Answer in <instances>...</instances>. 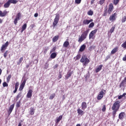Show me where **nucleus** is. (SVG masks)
I'll return each instance as SVG.
<instances>
[{
  "instance_id": "f257e3e1",
  "label": "nucleus",
  "mask_w": 126,
  "mask_h": 126,
  "mask_svg": "<svg viewBox=\"0 0 126 126\" xmlns=\"http://www.w3.org/2000/svg\"><path fill=\"white\" fill-rule=\"evenodd\" d=\"M88 33H89V30H87L86 31H85L79 37L78 42L79 43H81L82 42H83L86 38H87V36H88Z\"/></svg>"
},
{
  "instance_id": "f03ea898",
  "label": "nucleus",
  "mask_w": 126,
  "mask_h": 126,
  "mask_svg": "<svg viewBox=\"0 0 126 126\" xmlns=\"http://www.w3.org/2000/svg\"><path fill=\"white\" fill-rule=\"evenodd\" d=\"M81 63H83L84 65H87L89 63H90V60L87 58V57L85 56H82V58L80 60Z\"/></svg>"
},
{
  "instance_id": "7ed1b4c3",
  "label": "nucleus",
  "mask_w": 126,
  "mask_h": 126,
  "mask_svg": "<svg viewBox=\"0 0 126 126\" xmlns=\"http://www.w3.org/2000/svg\"><path fill=\"white\" fill-rule=\"evenodd\" d=\"M97 30L95 29L94 30L92 31L89 34V40H94L95 39V34L97 33Z\"/></svg>"
},
{
  "instance_id": "20e7f679",
  "label": "nucleus",
  "mask_w": 126,
  "mask_h": 126,
  "mask_svg": "<svg viewBox=\"0 0 126 126\" xmlns=\"http://www.w3.org/2000/svg\"><path fill=\"white\" fill-rule=\"evenodd\" d=\"M106 92V90L102 89L101 91L98 93L97 95V99L98 100H102V98L104 97V95H105V93Z\"/></svg>"
},
{
  "instance_id": "39448f33",
  "label": "nucleus",
  "mask_w": 126,
  "mask_h": 126,
  "mask_svg": "<svg viewBox=\"0 0 126 126\" xmlns=\"http://www.w3.org/2000/svg\"><path fill=\"white\" fill-rule=\"evenodd\" d=\"M59 20H60V15L59 14H56L55 18L54 19V21L53 23V27H54V28H55L57 24L59 23Z\"/></svg>"
},
{
  "instance_id": "423d86ee",
  "label": "nucleus",
  "mask_w": 126,
  "mask_h": 126,
  "mask_svg": "<svg viewBox=\"0 0 126 126\" xmlns=\"http://www.w3.org/2000/svg\"><path fill=\"white\" fill-rule=\"evenodd\" d=\"M120 103L121 102L119 100L114 102L112 108V110H119L120 109Z\"/></svg>"
},
{
  "instance_id": "0eeeda50",
  "label": "nucleus",
  "mask_w": 126,
  "mask_h": 126,
  "mask_svg": "<svg viewBox=\"0 0 126 126\" xmlns=\"http://www.w3.org/2000/svg\"><path fill=\"white\" fill-rule=\"evenodd\" d=\"M9 44V43H8V41H7L5 44L2 45L0 49L1 53L4 52V51H5V50H6V49L7 48V47H8Z\"/></svg>"
},
{
  "instance_id": "6e6552de",
  "label": "nucleus",
  "mask_w": 126,
  "mask_h": 126,
  "mask_svg": "<svg viewBox=\"0 0 126 126\" xmlns=\"http://www.w3.org/2000/svg\"><path fill=\"white\" fill-rule=\"evenodd\" d=\"M20 17H21V14L20 12H19L16 16V18L14 20V23L15 25L17 24V21H18V20H20Z\"/></svg>"
},
{
  "instance_id": "1a4fd4ad",
  "label": "nucleus",
  "mask_w": 126,
  "mask_h": 126,
  "mask_svg": "<svg viewBox=\"0 0 126 126\" xmlns=\"http://www.w3.org/2000/svg\"><path fill=\"white\" fill-rule=\"evenodd\" d=\"M25 83H26V79H25L20 85V88L19 89V91H22V90H23L24 87L25 86Z\"/></svg>"
},
{
  "instance_id": "9d476101",
  "label": "nucleus",
  "mask_w": 126,
  "mask_h": 126,
  "mask_svg": "<svg viewBox=\"0 0 126 126\" xmlns=\"http://www.w3.org/2000/svg\"><path fill=\"white\" fill-rule=\"evenodd\" d=\"M113 9H114V5H113V3H110L109 5L108 13H109V14H111V13H112V12L113 11Z\"/></svg>"
},
{
  "instance_id": "9b49d317",
  "label": "nucleus",
  "mask_w": 126,
  "mask_h": 126,
  "mask_svg": "<svg viewBox=\"0 0 126 126\" xmlns=\"http://www.w3.org/2000/svg\"><path fill=\"white\" fill-rule=\"evenodd\" d=\"M62 119H63V115H61L59 117H57L56 120H55L56 126H58L59 125V123L61 122Z\"/></svg>"
},
{
  "instance_id": "f8f14e48",
  "label": "nucleus",
  "mask_w": 126,
  "mask_h": 126,
  "mask_svg": "<svg viewBox=\"0 0 126 126\" xmlns=\"http://www.w3.org/2000/svg\"><path fill=\"white\" fill-rule=\"evenodd\" d=\"M13 109H14V104H12L9 107V109L8 110V116H9L11 114L12 111L13 110Z\"/></svg>"
},
{
  "instance_id": "ddd939ff",
  "label": "nucleus",
  "mask_w": 126,
  "mask_h": 126,
  "mask_svg": "<svg viewBox=\"0 0 126 126\" xmlns=\"http://www.w3.org/2000/svg\"><path fill=\"white\" fill-rule=\"evenodd\" d=\"M93 19H91V20H87V19H85L83 21V24L84 25H88L90 22H93Z\"/></svg>"
},
{
  "instance_id": "4468645a",
  "label": "nucleus",
  "mask_w": 126,
  "mask_h": 126,
  "mask_svg": "<svg viewBox=\"0 0 126 126\" xmlns=\"http://www.w3.org/2000/svg\"><path fill=\"white\" fill-rule=\"evenodd\" d=\"M126 85V77L124 78V79L123 80V81L121 82L120 85V87H125Z\"/></svg>"
},
{
  "instance_id": "2eb2a0df",
  "label": "nucleus",
  "mask_w": 126,
  "mask_h": 126,
  "mask_svg": "<svg viewBox=\"0 0 126 126\" xmlns=\"http://www.w3.org/2000/svg\"><path fill=\"white\" fill-rule=\"evenodd\" d=\"M32 93H33V91H32V90H29L27 94V98L31 99V97H32Z\"/></svg>"
},
{
  "instance_id": "dca6fc26",
  "label": "nucleus",
  "mask_w": 126,
  "mask_h": 126,
  "mask_svg": "<svg viewBox=\"0 0 126 126\" xmlns=\"http://www.w3.org/2000/svg\"><path fill=\"white\" fill-rule=\"evenodd\" d=\"M117 14L116 13H114L113 14H112L111 16L109 17V20L110 21H113V20H116V15Z\"/></svg>"
},
{
  "instance_id": "f3484780",
  "label": "nucleus",
  "mask_w": 126,
  "mask_h": 126,
  "mask_svg": "<svg viewBox=\"0 0 126 126\" xmlns=\"http://www.w3.org/2000/svg\"><path fill=\"white\" fill-rule=\"evenodd\" d=\"M72 75V72L71 71H69L67 74L65 76V79L67 80L68 79V78H69V77H70V76H71V75Z\"/></svg>"
},
{
  "instance_id": "a211bd4d",
  "label": "nucleus",
  "mask_w": 126,
  "mask_h": 126,
  "mask_svg": "<svg viewBox=\"0 0 126 126\" xmlns=\"http://www.w3.org/2000/svg\"><path fill=\"white\" fill-rule=\"evenodd\" d=\"M81 107L82 110H83V111H84V110H85V109L87 108V103H86L85 102H83L82 103Z\"/></svg>"
},
{
  "instance_id": "6ab92c4d",
  "label": "nucleus",
  "mask_w": 126,
  "mask_h": 126,
  "mask_svg": "<svg viewBox=\"0 0 126 126\" xmlns=\"http://www.w3.org/2000/svg\"><path fill=\"white\" fill-rule=\"evenodd\" d=\"M35 113V109L33 107H31L30 108V110L29 112L30 115H31V116H33Z\"/></svg>"
},
{
  "instance_id": "aec40b11",
  "label": "nucleus",
  "mask_w": 126,
  "mask_h": 126,
  "mask_svg": "<svg viewBox=\"0 0 126 126\" xmlns=\"http://www.w3.org/2000/svg\"><path fill=\"white\" fill-rule=\"evenodd\" d=\"M125 116H126V113L125 112H121L119 115V118L120 120H123Z\"/></svg>"
},
{
  "instance_id": "412c9836",
  "label": "nucleus",
  "mask_w": 126,
  "mask_h": 126,
  "mask_svg": "<svg viewBox=\"0 0 126 126\" xmlns=\"http://www.w3.org/2000/svg\"><path fill=\"white\" fill-rule=\"evenodd\" d=\"M103 67V65L101 64L99 65L96 69H95V72L97 73V72H99L101 69H102V68Z\"/></svg>"
},
{
  "instance_id": "4be33fe9",
  "label": "nucleus",
  "mask_w": 126,
  "mask_h": 126,
  "mask_svg": "<svg viewBox=\"0 0 126 126\" xmlns=\"http://www.w3.org/2000/svg\"><path fill=\"white\" fill-rule=\"evenodd\" d=\"M69 46V42L68 41H65L63 44V48H67Z\"/></svg>"
},
{
  "instance_id": "5701e85b",
  "label": "nucleus",
  "mask_w": 126,
  "mask_h": 126,
  "mask_svg": "<svg viewBox=\"0 0 126 126\" xmlns=\"http://www.w3.org/2000/svg\"><path fill=\"white\" fill-rule=\"evenodd\" d=\"M6 11H4L3 12L1 11H0V16L1 17H3L4 16H5L6 15Z\"/></svg>"
},
{
  "instance_id": "b1692460",
  "label": "nucleus",
  "mask_w": 126,
  "mask_h": 126,
  "mask_svg": "<svg viewBox=\"0 0 126 126\" xmlns=\"http://www.w3.org/2000/svg\"><path fill=\"white\" fill-rule=\"evenodd\" d=\"M49 46H45L43 48L44 54H47V52H48V51H49Z\"/></svg>"
},
{
  "instance_id": "393cba45",
  "label": "nucleus",
  "mask_w": 126,
  "mask_h": 126,
  "mask_svg": "<svg viewBox=\"0 0 126 126\" xmlns=\"http://www.w3.org/2000/svg\"><path fill=\"white\" fill-rule=\"evenodd\" d=\"M85 48H86V46L85 44H83V45H82L79 49V51L80 52H83V51H84V50H85Z\"/></svg>"
},
{
  "instance_id": "a878e982",
  "label": "nucleus",
  "mask_w": 126,
  "mask_h": 126,
  "mask_svg": "<svg viewBox=\"0 0 126 126\" xmlns=\"http://www.w3.org/2000/svg\"><path fill=\"white\" fill-rule=\"evenodd\" d=\"M118 50H119V47H115L111 51V54H116L117 52H118Z\"/></svg>"
},
{
  "instance_id": "bb28decb",
  "label": "nucleus",
  "mask_w": 126,
  "mask_h": 126,
  "mask_svg": "<svg viewBox=\"0 0 126 126\" xmlns=\"http://www.w3.org/2000/svg\"><path fill=\"white\" fill-rule=\"evenodd\" d=\"M77 113L79 115H81V116L84 114V112L79 108L77 110Z\"/></svg>"
},
{
  "instance_id": "cd10ccee",
  "label": "nucleus",
  "mask_w": 126,
  "mask_h": 126,
  "mask_svg": "<svg viewBox=\"0 0 126 126\" xmlns=\"http://www.w3.org/2000/svg\"><path fill=\"white\" fill-rule=\"evenodd\" d=\"M8 2H9V3L10 4V3H13L14 4H15V3H17V0H8Z\"/></svg>"
},
{
  "instance_id": "c85d7f7f",
  "label": "nucleus",
  "mask_w": 126,
  "mask_h": 126,
  "mask_svg": "<svg viewBox=\"0 0 126 126\" xmlns=\"http://www.w3.org/2000/svg\"><path fill=\"white\" fill-rule=\"evenodd\" d=\"M56 57H57V53L55 52L52 53L50 55V58L51 59H56Z\"/></svg>"
},
{
  "instance_id": "c756f323",
  "label": "nucleus",
  "mask_w": 126,
  "mask_h": 126,
  "mask_svg": "<svg viewBox=\"0 0 126 126\" xmlns=\"http://www.w3.org/2000/svg\"><path fill=\"white\" fill-rule=\"evenodd\" d=\"M26 28H27V24H24L22 27L21 32H23V31H24V30H25Z\"/></svg>"
},
{
  "instance_id": "7c9ffc66",
  "label": "nucleus",
  "mask_w": 126,
  "mask_h": 126,
  "mask_svg": "<svg viewBox=\"0 0 126 126\" xmlns=\"http://www.w3.org/2000/svg\"><path fill=\"white\" fill-rule=\"evenodd\" d=\"M23 61V57H21L19 60V62H17L18 65H20L21 63Z\"/></svg>"
},
{
  "instance_id": "2f4dec72",
  "label": "nucleus",
  "mask_w": 126,
  "mask_h": 126,
  "mask_svg": "<svg viewBox=\"0 0 126 126\" xmlns=\"http://www.w3.org/2000/svg\"><path fill=\"white\" fill-rule=\"evenodd\" d=\"M9 5H10V4L9 3L8 1H7V2H6L4 4V7H5V8H7L9 7Z\"/></svg>"
},
{
  "instance_id": "473e14b6",
  "label": "nucleus",
  "mask_w": 126,
  "mask_h": 126,
  "mask_svg": "<svg viewBox=\"0 0 126 126\" xmlns=\"http://www.w3.org/2000/svg\"><path fill=\"white\" fill-rule=\"evenodd\" d=\"M59 35H56L53 38V42H57L58 40H59Z\"/></svg>"
},
{
  "instance_id": "72a5a7b5",
  "label": "nucleus",
  "mask_w": 126,
  "mask_h": 126,
  "mask_svg": "<svg viewBox=\"0 0 126 126\" xmlns=\"http://www.w3.org/2000/svg\"><path fill=\"white\" fill-rule=\"evenodd\" d=\"M113 117H116V114H117V112H118V111H119V110L118 109H115V110H113Z\"/></svg>"
},
{
  "instance_id": "f704fd0d",
  "label": "nucleus",
  "mask_w": 126,
  "mask_h": 126,
  "mask_svg": "<svg viewBox=\"0 0 126 126\" xmlns=\"http://www.w3.org/2000/svg\"><path fill=\"white\" fill-rule=\"evenodd\" d=\"M55 94H52L50 95V97H49V99L50 100H53L54 99V98H55Z\"/></svg>"
},
{
  "instance_id": "c9c22d12",
  "label": "nucleus",
  "mask_w": 126,
  "mask_h": 126,
  "mask_svg": "<svg viewBox=\"0 0 126 126\" xmlns=\"http://www.w3.org/2000/svg\"><path fill=\"white\" fill-rule=\"evenodd\" d=\"M121 21L122 22V23H125V22H126V16H124L123 17H122Z\"/></svg>"
},
{
  "instance_id": "e433bc0d",
  "label": "nucleus",
  "mask_w": 126,
  "mask_h": 126,
  "mask_svg": "<svg viewBox=\"0 0 126 126\" xmlns=\"http://www.w3.org/2000/svg\"><path fill=\"white\" fill-rule=\"evenodd\" d=\"M119 2H120V0H113V4L115 5H117V4H118Z\"/></svg>"
},
{
  "instance_id": "4c0bfd02",
  "label": "nucleus",
  "mask_w": 126,
  "mask_h": 126,
  "mask_svg": "<svg viewBox=\"0 0 126 126\" xmlns=\"http://www.w3.org/2000/svg\"><path fill=\"white\" fill-rule=\"evenodd\" d=\"M115 28H116V27L115 26L114 27H112L109 31L110 33H113V32H114V31H115Z\"/></svg>"
},
{
  "instance_id": "58836bf2",
  "label": "nucleus",
  "mask_w": 126,
  "mask_h": 126,
  "mask_svg": "<svg viewBox=\"0 0 126 126\" xmlns=\"http://www.w3.org/2000/svg\"><path fill=\"white\" fill-rule=\"evenodd\" d=\"M94 22H92L89 25V28H92L93 27H94Z\"/></svg>"
},
{
  "instance_id": "ea45409f",
  "label": "nucleus",
  "mask_w": 126,
  "mask_h": 126,
  "mask_svg": "<svg viewBox=\"0 0 126 126\" xmlns=\"http://www.w3.org/2000/svg\"><path fill=\"white\" fill-rule=\"evenodd\" d=\"M88 15L92 16V15L93 14V11L91 10H89L88 12Z\"/></svg>"
},
{
  "instance_id": "a19ab883",
  "label": "nucleus",
  "mask_w": 126,
  "mask_h": 126,
  "mask_svg": "<svg viewBox=\"0 0 126 126\" xmlns=\"http://www.w3.org/2000/svg\"><path fill=\"white\" fill-rule=\"evenodd\" d=\"M10 78H11V75H9L7 78V82L8 83L9 82V80H10Z\"/></svg>"
},
{
  "instance_id": "79ce46f5",
  "label": "nucleus",
  "mask_w": 126,
  "mask_h": 126,
  "mask_svg": "<svg viewBox=\"0 0 126 126\" xmlns=\"http://www.w3.org/2000/svg\"><path fill=\"white\" fill-rule=\"evenodd\" d=\"M8 54V51L6 50L5 53H4V58H6V56H7V55Z\"/></svg>"
},
{
  "instance_id": "37998d69",
  "label": "nucleus",
  "mask_w": 126,
  "mask_h": 126,
  "mask_svg": "<svg viewBox=\"0 0 126 126\" xmlns=\"http://www.w3.org/2000/svg\"><path fill=\"white\" fill-rule=\"evenodd\" d=\"M57 49V47H53L50 51V53H53V52H56V49Z\"/></svg>"
},
{
  "instance_id": "c03bdc74",
  "label": "nucleus",
  "mask_w": 126,
  "mask_h": 126,
  "mask_svg": "<svg viewBox=\"0 0 126 126\" xmlns=\"http://www.w3.org/2000/svg\"><path fill=\"white\" fill-rule=\"evenodd\" d=\"M75 2L77 4H79L81 2V0H75Z\"/></svg>"
},
{
  "instance_id": "a18cd8bd",
  "label": "nucleus",
  "mask_w": 126,
  "mask_h": 126,
  "mask_svg": "<svg viewBox=\"0 0 126 126\" xmlns=\"http://www.w3.org/2000/svg\"><path fill=\"white\" fill-rule=\"evenodd\" d=\"M104 2H105V0H100L99 3V4L102 5V4H103V3H104Z\"/></svg>"
},
{
  "instance_id": "49530a36",
  "label": "nucleus",
  "mask_w": 126,
  "mask_h": 126,
  "mask_svg": "<svg viewBox=\"0 0 126 126\" xmlns=\"http://www.w3.org/2000/svg\"><path fill=\"white\" fill-rule=\"evenodd\" d=\"M18 86H19V83L16 82V84L15 85V88H16L17 89H18Z\"/></svg>"
},
{
  "instance_id": "de8ad7c7",
  "label": "nucleus",
  "mask_w": 126,
  "mask_h": 126,
  "mask_svg": "<svg viewBox=\"0 0 126 126\" xmlns=\"http://www.w3.org/2000/svg\"><path fill=\"white\" fill-rule=\"evenodd\" d=\"M21 93H19L17 95V99H19V98H20V97H21Z\"/></svg>"
},
{
  "instance_id": "09e8293b",
  "label": "nucleus",
  "mask_w": 126,
  "mask_h": 126,
  "mask_svg": "<svg viewBox=\"0 0 126 126\" xmlns=\"http://www.w3.org/2000/svg\"><path fill=\"white\" fill-rule=\"evenodd\" d=\"M81 58V55H77V56L76 57V60H79L80 58Z\"/></svg>"
},
{
  "instance_id": "8fccbe9b",
  "label": "nucleus",
  "mask_w": 126,
  "mask_h": 126,
  "mask_svg": "<svg viewBox=\"0 0 126 126\" xmlns=\"http://www.w3.org/2000/svg\"><path fill=\"white\" fill-rule=\"evenodd\" d=\"M3 86L4 87H7V86H8V84H7V83H6V82H4L3 83Z\"/></svg>"
},
{
  "instance_id": "3c124183",
  "label": "nucleus",
  "mask_w": 126,
  "mask_h": 126,
  "mask_svg": "<svg viewBox=\"0 0 126 126\" xmlns=\"http://www.w3.org/2000/svg\"><path fill=\"white\" fill-rule=\"evenodd\" d=\"M102 112H105L106 111V105H104L102 108Z\"/></svg>"
},
{
  "instance_id": "603ef678",
  "label": "nucleus",
  "mask_w": 126,
  "mask_h": 126,
  "mask_svg": "<svg viewBox=\"0 0 126 126\" xmlns=\"http://www.w3.org/2000/svg\"><path fill=\"white\" fill-rule=\"evenodd\" d=\"M16 107L17 108L20 107V101L17 102Z\"/></svg>"
},
{
  "instance_id": "864d4df0",
  "label": "nucleus",
  "mask_w": 126,
  "mask_h": 126,
  "mask_svg": "<svg viewBox=\"0 0 126 126\" xmlns=\"http://www.w3.org/2000/svg\"><path fill=\"white\" fill-rule=\"evenodd\" d=\"M107 15V10H105L104 13L102 14V16H106Z\"/></svg>"
},
{
  "instance_id": "5fc2aeb1",
  "label": "nucleus",
  "mask_w": 126,
  "mask_h": 126,
  "mask_svg": "<svg viewBox=\"0 0 126 126\" xmlns=\"http://www.w3.org/2000/svg\"><path fill=\"white\" fill-rule=\"evenodd\" d=\"M123 61H124V62H126V55H125V56L123 57Z\"/></svg>"
},
{
  "instance_id": "6e6d98bb",
  "label": "nucleus",
  "mask_w": 126,
  "mask_h": 126,
  "mask_svg": "<svg viewBox=\"0 0 126 126\" xmlns=\"http://www.w3.org/2000/svg\"><path fill=\"white\" fill-rule=\"evenodd\" d=\"M123 95H120L119 96H118V99L119 100H121V99H122V98H123Z\"/></svg>"
},
{
  "instance_id": "4d7b16f0",
  "label": "nucleus",
  "mask_w": 126,
  "mask_h": 126,
  "mask_svg": "<svg viewBox=\"0 0 126 126\" xmlns=\"http://www.w3.org/2000/svg\"><path fill=\"white\" fill-rule=\"evenodd\" d=\"M95 1V0H91V4H94V2Z\"/></svg>"
},
{
  "instance_id": "13d9d810",
  "label": "nucleus",
  "mask_w": 126,
  "mask_h": 126,
  "mask_svg": "<svg viewBox=\"0 0 126 126\" xmlns=\"http://www.w3.org/2000/svg\"><path fill=\"white\" fill-rule=\"evenodd\" d=\"M62 74H59V79H61V78H62Z\"/></svg>"
},
{
  "instance_id": "bf43d9fd",
  "label": "nucleus",
  "mask_w": 126,
  "mask_h": 126,
  "mask_svg": "<svg viewBox=\"0 0 126 126\" xmlns=\"http://www.w3.org/2000/svg\"><path fill=\"white\" fill-rule=\"evenodd\" d=\"M17 89H16L15 88V90L13 91L14 94H15L16 92H17Z\"/></svg>"
},
{
  "instance_id": "052dcab7",
  "label": "nucleus",
  "mask_w": 126,
  "mask_h": 126,
  "mask_svg": "<svg viewBox=\"0 0 126 126\" xmlns=\"http://www.w3.org/2000/svg\"><path fill=\"white\" fill-rule=\"evenodd\" d=\"M34 17H38V13H36L34 15Z\"/></svg>"
},
{
  "instance_id": "680f3d73",
  "label": "nucleus",
  "mask_w": 126,
  "mask_h": 126,
  "mask_svg": "<svg viewBox=\"0 0 126 126\" xmlns=\"http://www.w3.org/2000/svg\"><path fill=\"white\" fill-rule=\"evenodd\" d=\"M126 93H124L123 94L122 96H123V97H125V96H126Z\"/></svg>"
},
{
  "instance_id": "e2e57ef3",
  "label": "nucleus",
  "mask_w": 126,
  "mask_h": 126,
  "mask_svg": "<svg viewBox=\"0 0 126 126\" xmlns=\"http://www.w3.org/2000/svg\"><path fill=\"white\" fill-rule=\"evenodd\" d=\"M58 64H56V65H55L54 67H55V68H57V67H58Z\"/></svg>"
},
{
  "instance_id": "0e129e2a",
  "label": "nucleus",
  "mask_w": 126,
  "mask_h": 126,
  "mask_svg": "<svg viewBox=\"0 0 126 126\" xmlns=\"http://www.w3.org/2000/svg\"><path fill=\"white\" fill-rule=\"evenodd\" d=\"M22 125L21 124V123H19L18 126H22Z\"/></svg>"
},
{
  "instance_id": "69168bd1",
  "label": "nucleus",
  "mask_w": 126,
  "mask_h": 126,
  "mask_svg": "<svg viewBox=\"0 0 126 126\" xmlns=\"http://www.w3.org/2000/svg\"><path fill=\"white\" fill-rule=\"evenodd\" d=\"M65 99V97H64V95H63V99L64 100Z\"/></svg>"
},
{
  "instance_id": "338daca9",
  "label": "nucleus",
  "mask_w": 126,
  "mask_h": 126,
  "mask_svg": "<svg viewBox=\"0 0 126 126\" xmlns=\"http://www.w3.org/2000/svg\"><path fill=\"white\" fill-rule=\"evenodd\" d=\"M2 72L1 69L0 68V75H1Z\"/></svg>"
},
{
  "instance_id": "774afa93",
  "label": "nucleus",
  "mask_w": 126,
  "mask_h": 126,
  "mask_svg": "<svg viewBox=\"0 0 126 126\" xmlns=\"http://www.w3.org/2000/svg\"><path fill=\"white\" fill-rule=\"evenodd\" d=\"M76 126H81L80 124H77Z\"/></svg>"
}]
</instances>
